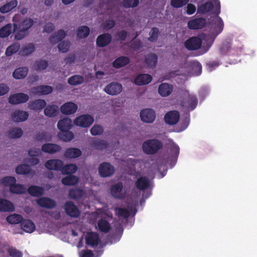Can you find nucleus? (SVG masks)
I'll return each mask as SVG.
<instances>
[{
  "mask_svg": "<svg viewBox=\"0 0 257 257\" xmlns=\"http://www.w3.org/2000/svg\"><path fill=\"white\" fill-rule=\"evenodd\" d=\"M163 147V143L157 139H151L144 142L142 145L143 152L147 155H154Z\"/></svg>",
  "mask_w": 257,
  "mask_h": 257,
  "instance_id": "obj_1",
  "label": "nucleus"
},
{
  "mask_svg": "<svg viewBox=\"0 0 257 257\" xmlns=\"http://www.w3.org/2000/svg\"><path fill=\"white\" fill-rule=\"evenodd\" d=\"M221 12V6L220 1L218 0L215 1V9L212 14L215 15L216 20L214 23V30L216 33V35L220 34L223 30V21L221 18L219 16V14Z\"/></svg>",
  "mask_w": 257,
  "mask_h": 257,
  "instance_id": "obj_2",
  "label": "nucleus"
},
{
  "mask_svg": "<svg viewBox=\"0 0 257 257\" xmlns=\"http://www.w3.org/2000/svg\"><path fill=\"white\" fill-rule=\"evenodd\" d=\"M202 45V39L199 36H192L184 43L185 47L190 51L199 49Z\"/></svg>",
  "mask_w": 257,
  "mask_h": 257,
  "instance_id": "obj_3",
  "label": "nucleus"
},
{
  "mask_svg": "<svg viewBox=\"0 0 257 257\" xmlns=\"http://www.w3.org/2000/svg\"><path fill=\"white\" fill-rule=\"evenodd\" d=\"M94 121V117L92 115L84 114L77 116L74 120V123L77 126L87 127L90 126Z\"/></svg>",
  "mask_w": 257,
  "mask_h": 257,
  "instance_id": "obj_4",
  "label": "nucleus"
},
{
  "mask_svg": "<svg viewBox=\"0 0 257 257\" xmlns=\"http://www.w3.org/2000/svg\"><path fill=\"white\" fill-rule=\"evenodd\" d=\"M114 167L107 162H104L98 167V173L102 177H110L114 174Z\"/></svg>",
  "mask_w": 257,
  "mask_h": 257,
  "instance_id": "obj_5",
  "label": "nucleus"
},
{
  "mask_svg": "<svg viewBox=\"0 0 257 257\" xmlns=\"http://www.w3.org/2000/svg\"><path fill=\"white\" fill-rule=\"evenodd\" d=\"M65 213L71 217H78L80 213L74 202L71 201H66L64 203Z\"/></svg>",
  "mask_w": 257,
  "mask_h": 257,
  "instance_id": "obj_6",
  "label": "nucleus"
},
{
  "mask_svg": "<svg viewBox=\"0 0 257 257\" xmlns=\"http://www.w3.org/2000/svg\"><path fill=\"white\" fill-rule=\"evenodd\" d=\"M29 99L27 94L21 92L12 94L9 98V102L13 104L23 103L28 101Z\"/></svg>",
  "mask_w": 257,
  "mask_h": 257,
  "instance_id": "obj_7",
  "label": "nucleus"
},
{
  "mask_svg": "<svg viewBox=\"0 0 257 257\" xmlns=\"http://www.w3.org/2000/svg\"><path fill=\"white\" fill-rule=\"evenodd\" d=\"M140 118L143 122L152 123L155 119V111L151 108L145 109L140 112Z\"/></svg>",
  "mask_w": 257,
  "mask_h": 257,
  "instance_id": "obj_8",
  "label": "nucleus"
},
{
  "mask_svg": "<svg viewBox=\"0 0 257 257\" xmlns=\"http://www.w3.org/2000/svg\"><path fill=\"white\" fill-rule=\"evenodd\" d=\"M63 165V162L61 160L52 159L47 160L44 166L49 170L61 171Z\"/></svg>",
  "mask_w": 257,
  "mask_h": 257,
  "instance_id": "obj_9",
  "label": "nucleus"
},
{
  "mask_svg": "<svg viewBox=\"0 0 257 257\" xmlns=\"http://www.w3.org/2000/svg\"><path fill=\"white\" fill-rule=\"evenodd\" d=\"M85 244L92 247L96 246L100 242L98 234L94 232H87L85 236Z\"/></svg>",
  "mask_w": 257,
  "mask_h": 257,
  "instance_id": "obj_10",
  "label": "nucleus"
},
{
  "mask_svg": "<svg viewBox=\"0 0 257 257\" xmlns=\"http://www.w3.org/2000/svg\"><path fill=\"white\" fill-rule=\"evenodd\" d=\"M206 24L205 18H194L188 22V27L190 30H200L202 29Z\"/></svg>",
  "mask_w": 257,
  "mask_h": 257,
  "instance_id": "obj_11",
  "label": "nucleus"
},
{
  "mask_svg": "<svg viewBox=\"0 0 257 257\" xmlns=\"http://www.w3.org/2000/svg\"><path fill=\"white\" fill-rule=\"evenodd\" d=\"M198 102V100L196 95L188 94L185 101L183 102L182 105L189 110L192 111L197 107Z\"/></svg>",
  "mask_w": 257,
  "mask_h": 257,
  "instance_id": "obj_12",
  "label": "nucleus"
},
{
  "mask_svg": "<svg viewBox=\"0 0 257 257\" xmlns=\"http://www.w3.org/2000/svg\"><path fill=\"white\" fill-rule=\"evenodd\" d=\"M122 85L119 83L112 82L106 85L104 90L107 94L113 96V95H117L119 93L122 91Z\"/></svg>",
  "mask_w": 257,
  "mask_h": 257,
  "instance_id": "obj_13",
  "label": "nucleus"
},
{
  "mask_svg": "<svg viewBox=\"0 0 257 257\" xmlns=\"http://www.w3.org/2000/svg\"><path fill=\"white\" fill-rule=\"evenodd\" d=\"M180 119V113L178 111L172 110L166 113L164 116L165 122L170 125L177 123Z\"/></svg>",
  "mask_w": 257,
  "mask_h": 257,
  "instance_id": "obj_14",
  "label": "nucleus"
},
{
  "mask_svg": "<svg viewBox=\"0 0 257 257\" xmlns=\"http://www.w3.org/2000/svg\"><path fill=\"white\" fill-rule=\"evenodd\" d=\"M28 112L21 110H16L12 112L11 115V118L12 120L16 122H20L26 121L28 119Z\"/></svg>",
  "mask_w": 257,
  "mask_h": 257,
  "instance_id": "obj_15",
  "label": "nucleus"
},
{
  "mask_svg": "<svg viewBox=\"0 0 257 257\" xmlns=\"http://www.w3.org/2000/svg\"><path fill=\"white\" fill-rule=\"evenodd\" d=\"M123 189V184L121 182H118L112 185L110 188V193L112 196L116 199H122L124 195L121 193Z\"/></svg>",
  "mask_w": 257,
  "mask_h": 257,
  "instance_id": "obj_16",
  "label": "nucleus"
},
{
  "mask_svg": "<svg viewBox=\"0 0 257 257\" xmlns=\"http://www.w3.org/2000/svg\"><path fill=\"white\" fill-rule=\"evenodd\" d=\"M111 36L108 33L99 35L96 38V46L99 47H104L107 46L111 41Z\"/></svg>",
  "mask_w": 257,
  "mask_h": 257,
  "instance_id": "obj_17",
  "label": "nucleus"
},
{
  "mask_svg": "<svg viewBox=\"0 0 257 257\" xmlns=\"http://www.w3.org/2000/svg\"><path fill=\"white\" fill-rule=\"evenodd\" d=\"M77 105L73 102H67L61 106V111L65 114H71L76 112Z\"/></svg>",
  "mask_w": 257,
  "mask_h": 257,
  "instance_id": "obj_18",
  "label": "nucleus"
},
{
  "mask_svg": "<svg viewBox=\"0 0 257 257\" xmlns=\"http://www.w3.org/2000/svg\"><path fill=\"white\" fill-rule=\"evenodd\" d=\"M135 186L139 190H145L150 186V180L145 176L141 177L136 181Z\"/></svg>",
  "mask_w": 257,
  "mask_h": 257,
  "instance_id": "obj_19",
  "label": "nucleus"
},
{
  "mask_svg": "<svg viewBox=\"0 0 257 257\" xmlns=\"http://www.w3.org/2000/svg\"><path fill=\"white\" fill-rule=\"evenodd\" d=\"M46 105V102L44 99H38L33 101H30L28 103L29 109L38 111L43 109Z\"/></svg>",
  "mask_w": 257,
  "mask_h": 257,
  "instance_id": "obj_20",
  "label": "nucleus"
},
{
  "mask_svg": "<svg viewBox=\"0 0 257 257\" xmlns=\"http://www.w3.org/2000/svg\"><path fill=\"white\" fill-rule=\"evenodd\" d=\"M37 202L40 206L47 209L54 208L56 204L55 200L47 197L41 198L37 200Z\"/></svg>",
  "mask_w": 257,
  "mask_h": 257,
  "instance_id": "obj_21",
  "label": "nucleus"
},
{
  "mask_svg": "<svg viewBox=\"0 0 257 257\" xmlns=\"http://www.w3.org/2000/svg\"><path fill=\"white\" fill-rule=\"evenodd\" d=\"M215 7L212 2H206L199 5L197 8V13L200 14H206L214 10Z\"/></svg>",
  "mask_w": 257,
  "mask_h": 257,
  "instance_id": "obj_22",
  "label": "nucleus"
},
{
  "mask_svg": "<svg viewBox=\"0 0 257 257\" xmlns=\"http://www.w3.org/2000/svg\"><path fill=\"white\" fill-rule=\"evenodd\" d=\"M220 50L222 54H226L228 53V52H231L233 55H239L242 52V48L239 47L236 49L231 48L230 44L226 42L222 44Z\"/></svg>",
  "mask_w": 257,
  "mask_h": 257,
  "instance_id": "obj_23",
  "label": "nucleus"
},
{
  "mask_svg": "<svg viewBox=\"0 0 257 257\" xmlns=\"http://www.w3.org/2000/svg\"><path fill=\"white\" fill-rule=\"evenodd\" d=\"M152 80V76L149 74L142 73L137 76L135 79V83L138 86H142V85H147Z\"/></svg>",
  "mask_w": 257,
  "mask_h": 257,
  "instance_id": "obj_24",
  "label": "nucleus"
},
{
  "mask_svg": "<svg viewBox=\"0 0 257 257\" xmlns=\"http://www.w3.org/2000/svg\"><path fill=\"white\" fill-rule=\"evenodd\" d=\"M13 33L15 34L14 38L18 41L24 39L28 34L18 24L15 23L13 25Z\"/></svg>",
  "mask_w": 257,
  "mask_h": 257,
  "instance_id": "obj_25",
  "label": "nucleus"
},
{
  "mask_svg": "<svg viewBox=\"0 0 257 257\" xmlns=\"http://www.w3.org/2000/svg\"><path fill=\"white\" fill-rule=\"evenodd\" d=\"M62 148L55 144H45L42 147V151L46 153L53 154L59 152Z\"/></svg>",
  "mask_w": 257,
  "mask_h": 257,
  "instance_id": "obj_26",
  "label": "nucleus"
},
{
  "mask_svg": "<svg viewBox=\"0 0 257 257\" xmlns=\"http://www.w3.org/2000/svg\"><path fill=\"white\" fill-rule=\"evenodd\" d=\"M173 89L171 84H169L168 83H162L158 88V92L160 96L167 97V96L170 95L173 91Z\"/></svg>",
  "mask_w": 257,
  "mask_h": 257,
  "instance_id": "obj_27",
  "label": "nucleus"
},
{
  "mask_svg": "<svg viewBox=\"0 0 257 257\" xmlns=\"http://www.w3.org/2000/svg\"><path fill=\"white\" fill-rule=\"evenodd\" d=\"M14 210L15 207L13 202L7 199L0 198V211L12 212Z\"/></svg>",
  "mask_w": 257,
  "mask_h": 257,
  "instance_id": "obj_28",
  "label": "nucleus"
},
{
  "mask_svg": "<svg viewBox=\"0 0 257 257\" xmlns=\"http://www.w3.org/2000/svg\"><path fill=\"white\" fill-rule=\"evenodd\" d=\"M72 126V120L69 117H64L60 120L57 123L58 128L61 131H69Z\"/></svg>",
  "mask_w": 257,
  "mask_h": 257,
  "instance_id": "obj_29",
  "label": "nucleus"
},
{
  "mask_svg": "<svg viewBox=\"0 0 257 257\" xmlns=\"http://www.w3.org/2000/svg\"><path fill=\"white\" fill-rule=\"evenodd\" d=\"M158 57L155 53H150L145 59V63L148 68H155L158 63Z\"/></svg>",
  "mask_w": 257,
  "mask_h": 257,
  "instance_id": "obj_30",
  "label": "nucleus"
},
{
  "mask_svg": "<svg viewBox=\"0 0 257 257\" xmlns=\"http://www.w3.org/2000/svg\"><path fill=\"white\" fill-rule=\"evenodd\" d=\"M53 88L47 85H42L33 88L32 92L36 94H48L53 91Z\"/></svg>",
  "mask_w": 257,
  "mask_h": 257,
  "instance_id": "obj_31",
  "label": "nucleus"
},
{
  "mask_svg": "<svg viewBox=\"0 0 257 257\" xmlns=\"http://www.w3.org/2000/svg\"><path fill=\"white\" fill-rule=\"evenodd\" d=\"M66 37V32L63 29H60L49 38L50 42L54 45L61 41Z\"/></svg>",
  "mask_w": 257,
  "mask_h": 257,
  "instance_id": "obj_32",
  "label": "nucleus"
},
{
  "mask_svg": "<svg viewBox=\"0 0 257 257\" xmlns=\"http://www.w3.org/2000/svg\"><path fill=\"white\" fill-rule=\"evenodd\" d=\"M130 63V59L126 56H120L115 59L112 62L114 68H119L127 65Z\"/></svg>",
  "mask_w": 257,
  "mask_h": 257,
  "instance_id": "obj_33",
  "label": "nucleus"
},
{
  "mask_svg": "<svg viewBox=\"0 0 257 257\" xmlns=\"http://www.w3.org/2000/svg\"><path fill=\"white\" fill-rule=\"evenodd\" d=\"M90 145L96 150H101L108 147L107 142L104 141V140H100V139L95 138L92 140Z\"/></svg>",
  "mask_w": 257,
  "mask_h": 257,
  "instance_id": "obj_34",
  "label": "nucleus"
},
{
  "mask_svg": "<svg viewBox=\"0 0 257 257\" xmlns=\"http://www.w3.org/2000/svg\"><path fill=\"white\" fill-rule=\"evenodd\" d=\"M81 154V151L79 149L70 148L67 149L64 153V156L67 158H76L80 157Z\"/></svg>",
  "mask_w": 257,
  "mask_h": 257,
  "instance_id": "obj_35",
  "label": "nucleus"
},
{
  "mask_svg": "<svg viewBox=\"0 0 257 257\" xmlns=\"http://www.w3.org/2000/svg\"><path fill=\"white\" fill-rule=\"evenodd\" d=\"M28 69L26 67H22L16 69L13 72V76L17 79L25 78L28 74Z\"/></svg>",
  "mask_w": 257,
  "mask_h": 257,
  "instance_id": "obj_36",
  "label": "nucleus"
},
{
  "mask_svg": "<svg viewBox=\"0 0 257 257\" xmlns=\"http://www.w3.org/2000/svg\"><path fill=\"white\" fill-rule=\"evenodd\" d=\"M97 224L99 230L101 232L108 233L111 229L109 223L105 219L98 220Z\"/></svg>",
  "mask_w": 257,
  "mask_h": 257,
  "instance_id": "obj_37",
  "label": "nucleus"
},
{
  "mask_svg": "<svg viewBox=\"0 0 257 257\" xmlns=\"http://www.w3.org/2000/svg\"><path fill=\"white\" fill-rule=\"evenodd\" d=\"M21 226L23 230L28 233L33 232L35 229V225L31 220H22Z\"/></svg>",
  "mask_w": 257,
  "mask_h": 257,
  "instance_id": "obj_38",
  "label": "nucleus"
},
{
  "mask_svg": "<svg viewBox=\"0 0 257 257\" xmlns=\"http://www.w3.org/2000/svg\"><path fill=\"white\" fill-rule=\"evenodd\" d=\"M28 192L32 196L40 197L44 193V188L37 186H31L28 189Z\"/></svg>",
  "mask_w": 257,
  "mask_h": 257,
  "instance_id": "obj_39",
  "label": "nucleus"
},
{
  "mask_svg": "<svg viewBox=\"0 0 257 257\" xmlns=\"http://www.w3.org/2000/svg\"><path fill=\"white\" fill-rule=\"evenodd\" d=\"M79 181L77 177L70 175L62 179L61 182L65 186H74Z\"/></svg>",
  "mask_w": 257,
  "mask_h": 257,
  "instance_id": "obj_40",
  "label": "nucleus"
},
{
  "mask_svg": "<svg viewBox=\"0 0 257 257\" xmlns=\"http://www.w3.org/2000/svg\"><path fill=\"white\" fill-rule=\"evenodd\" d=\"M13 33V25L9 23L0 29V38H4L9 37Z\"/></svg>",
  "mask_w": 257,
  "mask_h": 257,
  "instance_id": "obj_41",
  "label": "nucleus"
},
{
  "mask_svg": "<svg viewBox=\"0 0 257 257\" xmlns=\"http://www.w3.org/2000/svg\"><path fill=\"white\" fill-rule=\"evenodd\" d=\"M78 168L75 164H67L64 166L61 169V171L63 175H72L75 173Z\"/></svg>",
  "mask_w": 257,
  "mask_h": 257,
  "instance_id": "obj_42",
  "label": "nucleus"
},
{
  "mask_svg": "<svg viewBox=\"0 0 257 257\" xmlns=\"http://www.w3.org/2000/svg\"><path fill=\"white\" fill-rule=\"evenodd\" d=\"M84 194L83 190L78 188L71 189L68 192L69 198L73 199H79L82 197Z\"/></svg>",
  "mask_w": 257,
  "mask_h": 257,
  "instance_id": "obj_43",
  "label": "nucleus"
},
{
  "mask_svg": "<svg viewBox=\"0 0 257 257\" xmlns=\"http://www.w3.org/2000/svg\"><path fill=\"white\" fill-rule=\"evenodd\" d=\"M17 5L18 1L17 0H13L12 1L1 6L0 8V12L3 14L8 13L17 7Z\"/></svg>",
  "mask_w": 257,
  "mask_h": 257,
  "instance_id": "obj_44",
  "label": "nucleus"
},
{
  "mask_svg": "<svg viewBox=\"0 0 257 257\" xmlns=\"http://www.w3.org/2000/svg\"><path fill=\"white\" fill-rule=\"evenodd\" d=\"M49 66L47 60L40 59L35 61L34 69L37 71H41L46 69Z\"/></svg>",
  "mask_w": 257,
  "mask_h": 257,
  "instance_id": "obj_45",
  "label": "nucleus"
},
{
  "mask_svg": "<svg viewBox=\"0 0 257 257\" xmlns=\"http://www.w3.org/2000/svg\"><path fill=\"white\" fill-rule=\"evenodd\" d=\"M6 220L8 222L12 224L22 223L23 217L20 214L15 213L8 215L6 218Z\"/></svg>",
  "mask_w": 257,
  "mask_h": 257,
  "instance_id": "obj_46",
  "label": "nucleus"
},
{
  "mask_svg": "<svg viewBox=\"0 0 257 257\" xmlns=\"http://www.w3.org/2000/svg\"><path fill=\"white\" fill-rule=\"evenodd\" d=\"M84 81V78L83 76L79 75H75L69 77L67 81L70 85L77 86V85L82 84Z\"/></svg>",
  "mask_w": 257,
  "mask_h": 257,
  "instance_id": "obj_47",
  "label": "nucleus"
},
{
  "mask_svg": "<svg viewBox=\"0 0 257 257\" xmlns=\"http://www.w3.org/2000/svg\"><path fill=\"white\" fill-rule=\"evenodd\" d=\"M90 33V29L87 26H81L77 30V36L79 38H87Z\"/></svg>",
  "mask_w": 257,
  "mask_h": 257,
  "instance_id": "obj_48",
  "label": "nucleus"
},
{
  "mask_svg": "<svg viewBox=\"0 0 257 257\" xmlns=\"http://www.w3.org/2000/svg\"><path fill=\"white\" fill-rule=\"evenodd\" d=\"M31 168L27 164H21L16 168V172L19 175H27L30 173Z\"/></svg>",
  "mask_w": 257,
  "mask_h": 257,
  "instance_id": "obj_49",
  "label": "nucleus"
},
{
  "mask_svg": "<svg viewBox=\"0 0 257 257\" xmlns=\"http://www.w3.org/2000/svg\"><path fill=\"white\" fill-rule=\"evenodd\" d=\"M34 22L31 18H26L18 25L21 28L28 33V31L34 25Z\"/></svg>",
  "mask_w": 257,
  "mask_h": 257,
  "instance_id": "obj_50",
  "label": "nucleus"
},
{
  "mask_svg": "<svg viewBox=\"0 0 257 257\" xmlns=\"http://www.w3.org/2000/svg\"><path fill=\"white\" fill-rule=\"evenodd\" d=\"M58 136L61 140L67 142L72 140L74 135L72 132L69 131H61V133L58 135Z\"/></svg>",
  "mask_w": 257,
  "mask_h": 257,
  "instance_id": "obj_51",
  "label": "nucleus"
},
{
  "mask_svg": "<svg viewBox=\"0 0 257 257\" xmlns=\"http://www.w3.org/2000/svg\"><path fill=\"white\" fill-rule=\"evenodd\" d=\"M21 46L19 43H14L8 47L6 50V55L7 56H11L17 53L19 50Z\"/></svg>",
  "mask_w": 257,
  "mask_h": 257,
  "instance_id": "obj_52",
  "label": "nucleus"
},
{
  "mask_svg": "<svg viewBox=\"0 0 257 257\" xmlns=\"http://www.w3.org/2000/svg\"><path fill=\"white\" fill-rule=\"evenodd\" d=\"M58 113V111L56 105H49L44 109V114L49 117L55 116Z\"/></svg>",
  "mask_w": 257,
  "mask_h": 257,
  "instance_id": "obj_53",
  "label": "nucleus"
},
{
  "mask_svg": "<svg viewBox=\"0 0 257 257\" xmlns=\"http://www.w3.org/2000/svg\"><path fill=\"white\" fill-rule=\"evenodd\" d=\"M10 190L13 193L16 194H22L25 192L24 185H20V184H16V183L11 186L10 188Z\"/></svg>",
  "mask_w": 257,
  "mask_h": 257,
  "instance_id": "obj_54",
  "label": "nucleus"
},
{
  "mask_svg": "<svg viewBox=\"0 0 257 257\" xmlns=\"http://www.w3.org/2000/svg\"><path fill=\"white\" fill-rule=\"evenodd\" d=\"M23 130L20 127L12 128L8 132V136L12 138H19L22 136Z\"/></svg>",
  "mask_w": 257,
  "mask_h": 257,
  "instance_id": "obj_55",
  "label": "nucleus"
},
{
  "mask_svg": "<svg viewBox=\"0 0 257 257\" xmlns=\"http://www.w3.org/2000/svg\"><path fill=\"white\" fill-rule=\"evenodd\" d=\"M70 45V42L68 41V40L61 41L58 45L59 51L62 53H66V52L69 50Z\"/></svg>",
  "mask_w": 257,
  "mask_h": 257,
  "instance_id": "obj_56",
  "label": "nucleus"
},
{
  "mask_svg": "<svg viewBox=\"0 0 257 257\" xmlns=\"http://www.w3.org/2000/svg\"><path fill=\"white\" fill-rule=\"evenodd\" d=\"M160 32L158 28L153 27L150 33V37L148 40L151 42H155L158 39Z\"/></svg>",
  "mask_w": 257,
  "mask_h": 257,
  "instance_id": "obj_57",
  "label": "nucleus"
},
{
  "mask_svg": "<svg viewBox=\"0 0 257 257\" xmlns=\"http://www.w3.org/2000/svg\"><path fill=\"white\" fill-rule=\"evenodd\" d=\"M180 153V148L176 144L173 143L170 145V155L171 157L177 158Z\"/></svg>",
  "mask_w": 257,
  "mask_h": 257,
  "instance_id": "obj_58",
  "label": "nucleus"
},
{
  "mask_svg": "<svg viewBox=\"0 0 257 257\" xmlns=\"http://www.w3.org/2000/svg\"><path fill=\"white\" fill-rule=\"evenodd\" d=\"M116 214L118 217H123L127 219L130 216V212L127 209L122 208H116L115 209Z\"/></svg>",
  "mask_w": 257,
  "mask_h": 257,
  "instance_id": "obj_59",
  "label": "nucleus"
},
{
  "mask_svg": "<svg viewBox=\"0 0 257 257\" xmlns=\"http://www.w3.org/2000/svg\"><path fill=\"white\" fill-rule=\"evenodd\" d=\"M2 184L6 186H9L10 188L13 185L14 183L16 182L15 177L13 176H8L2 178Z\"/></svg>",
  "mask_w": 257,
  "mask_h": 257,
  "instance_id": "obj_60",
  "label": "nucleus"
},
{
  "mask_svg": "<svg viewBox=\"0 0 257 257\" xmlns=\"http://www.w3.org/2000/svg\"><path fill=\"white\" fill-rule=\"evenodd\" d=\"M190 0H171V5L173 8L179 9L188 3Z\"/></svg>",
  "mask_w": 257,
  "mask_h": 257,
  "instance_id": "obj_61",
  "label": "nucleus"
},
{
  "mask_svg": "<svg viewBox=\"0 0 257 257\" xmlns=\"http://www.w3.org/2000/svg\"><path fill=\"white\" fill-rule=\"evenodd\" d=\"M139 4V0H123L122 6L126 9L136 8Z\"/></svg>",
  "mask_w": 257,
  "mask_h": 257,
  "instance_id": "obj_62",
  "label": "nucleus"
},
{
  "mask_svg": "<svg viewBox=\"0 0 257 257\" xmlns=\"http://www.w3.org/2000/svg\"><path fill=\"white\" fill-rule=\"evenodd\" d=\"M35 50V47L33 43H30L24 47L22 50V55H29L33 53Z\"/></svg>",
  "mask_w": 257,
  "mask_h": 257,
  "instance_id": "obj_63",
  "label": "nucleus"
},
{
  "mask_svg": "<svg viewBox=\"0 0 257 257\" xmlns=\"http://www.w3.org/2000/svg\"><path fill=\"white\" fill-rule=\"evenodd\" d=\"M103 132V127L101 125L95 124L90 129V133L93 136L101 135Z\"/></svg>",
  "mask_w": 257,
  "mask_h": 257,
  "instance_id": "obj_64",
  "label": "nucleus"
}]
</instances>
